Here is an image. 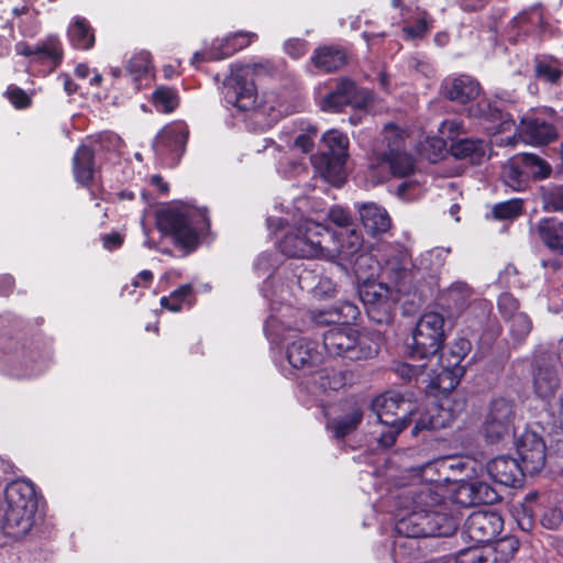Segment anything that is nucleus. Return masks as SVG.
<instances>
[{
	"label": "nucleus",
	"instance_id": "f257e3e1",
	"mask_svg": "<svg viewBox=\"0 0 563 563\" xmlns=\"http://www.w3.org/2000/svg\"><path fill=\"white\" fill-rule=\"evenodd\" d=\"M358 314V307L350 301H340L333 307L313 312L312 320L316 324H335L323 333V346L329 355L362 361L377 354V347L372 340L350 325Z\"/></svg>",
	"mask_w": 563,
	"mask_h": 563
},
{
	"label": "nucleus",
	"instance_id": "f03ea898",
	"mask_svg": "<svg viewBox=\"0 0 563 563\" xmlns=\"http://www.w3.org/2000/svg\"><path fill=\"white\" fill-rule=\"evenodd\" d=\"M457 528V520L452 516H435L429 519L423 512H409L400 517L395 525L397 533L393 543L395 563H415L422 554L423 539L431 537H450Z\"/></svg>",
	"mask_w": 563,
	"mask_h": 563
},
{
	"label": "nucleus",
	"instance_id": "7ed1b4c3",
	"mask_svg": "<svg viewBox=\"0 0 563 563\" xmlns=\"http://www.w3.org/2000/svg\"><path fill=\"white\" fill-rule=\"evenodd\" d=\"M257 65H234L223 82L224 99L240 111H256L267 118L269 124L276 123L288 113L275 92H264L258 100L253 76Z\"/></svg>",
	"mask_w": 563,
	"mask_h": 563
},
{
	"label": "nucleus",
	"instance_id": "20e7f679",
	"mask_svg": "<svg viewBox=\"0 0 563 563\" xmlns=\"http://www.w3.org/2000/svg\"><path fill=\"white\" fill-rule=\"evenodd\" d=\"M5 505L2 531L21 540L35 525L38 501L34 485L24 479L11 482L5 488Z\"/></svg>",
	"mask_w": 563,
	"mask_h": 563
},
{
	"label": "nucleus",
	"instance_id": "39448f33",
	"mask_svg": "<svg viewBox=\"0 0 563 563\" xmlns=\"http://www.w3.org/2000/svg\"><path fill=\"white\" fill-rule=\"evenodd\" d=\"M156 224L163 234L170 235L177 245L190 252L197 247L199 234L208 229L209 220L206 210L183 207L162 210Z\"/></svg>",
	"mask_w": 563,
	"mask_h": 563
},
{
	"label": "nucleus",
	"instance_id": "423d86ee",
	"mask_svg": "<svg viewBox=\"0 0 563 563\" xmlns=\"http://www.w3.org/2000/svg\"><path fill=\"white\" fill-rule=\"evenodd\" d=\"M372 410L379 423L386 428V430H382L378 443L387 449L396 442L398 434L410 423L416 405L398 393L387 391L372 401Z\"/></svg>",
	"mask_w": 563,
	"mask_h": 563
},
{
	"label": "nucleus",
	"instance_id": "0eeeda50",
	"mask_svg": "<svg viewBox=\"0 0 563 563\" xmlns=\"http://www.w3.org/2000/svg\"><path fill=\"white\" fill-rule=\"evenodd\" d=\"M372 166L389 170L394 177H409L416 172V161L405 150V135L395 124H386L380 144L373 152Z\"/></svg>",
	"mask_w": 563,
	"mask_h": 563
},
{
	"label": "nucleus",
	"instance_id": "6e6552de",
	"mask_svg": "<svg viewBox=\"0 0 563 563\" xmlns=\"http://www.w3.org/2000/svg\"><path fill=\"white\" fill-rule=\"evenodd\" d=\"M322 146L321 152L311 157V162L324 180L339 187L346 178L349 137L342 132L331 130L323 134Z\"/></svg>",
	"mask_w": 563,
	"mask_h": 563
},
{
	"label": "nucleus",
	"instance_id": "1a4fd4ad",
	"mask_svg": "<svg viewBox=\"0 0 563 563\" xmlns=\"http://www.w3.org/2000/svg\"><path fill=\"white\" fill-rule=\"evenodd\" d=\"M329 236L330 232L324 225L305 220L284 235L279 249L290 257H318L323 254V242Z\"/></svg>",
	"mask_w": 563,
	"mask_h": 563
},
{
	"label": "nucleus",
	"instance_id": "9d476101",
	"mask_svg": "<svg viewBox=\"0 0 563 563\" xmlns=\"http://www.w3.org/2000/svg\"><path fill=\"white\" fill-rule=\"evenodd\" d=\"M551 174V166L534 154L521 153L510 157L501 167V180L512 190L527 188L531 178L543 179Z\"/></svg>",
	"mask_w": 563,
	"mask_h": 563
},
{
	"label": "nucleus",
	"instance_id": "9b49d317",
	"mask_svg": "<svg viewBox=\"0 0 563 563\" xmlns=\"http://www.w3.org/2000/svg\"><path fill=\"white\" fill-rule=\"evenodd\" d=\"M445 340L444 318L438 312L422 314L409 343L410 355L418 358L434 357Z\"/></svg>",
	"mask_w": 563,
	"mask_h": 563
},
{
	"label": "nucleus",
	"instance_id": "f8f14e48",
	"mask_svg": "<svg viewBox=\"0 0 563 563\" xmlns=\"http://www.w3.org/2000/svg\"><path fill=\"white\" fill-rule=\"evenodd\" d=\"M471 342L465 338L456 339L438 356L440 369H431L437 384L443 389H453L465 373L463 360L471 351Z\"/></svg>",
	"mask_w": 563,
	"mask_h": 563
},
{
	"label": "nucleus",
	"instance_id": "ddd939ff",
	"mask_svg": "<svg viewBox=\"0 0 563 563\" xmlns=\"http://www.w3.org/2000/svg\"><path fill=\"white\" fill-rule=\"evenodd\" d=\"M373 101L372 93L360 88L349 78H340L335 87L320 100V108L325 112H341L345 107L366 108Z\"/></svg>",
	"mask_w": 563,
	"mask_h": 563
},
{
	"label": "nucleus",
	"instance_id": "4468645a",
	"mask_svg": "<svg viewBox=\"0 0 563 563\" xmlns=\"http://www.w3.org/2000/svg\"><path fill=\"white\" fill-rule=\"evenodd\" d=\"M360 298L367 308V313L377 323H387L396 302L393 290L384 283L366 280L358 289Z\"/></svg>",
	"mask_w": 563,
	"mask_h": 563
},
{
	"label": "nucleus",
	"instance_id": "2eb2a0df",
	"mask_svg": "<svg viewBox=\"0 0 563 563\" xmlns=\"http://www.w3.org/2000/svg\"><path fill=\"white\" fill-rule=\"evenodd\" d=\"M516 418L515 405L506 398L492 400L483 423V433L494 443L510 435Z\"/></svg>",
	"mask_w": 563,
	"mask_h": 563
},
{
	"label": "nucleus",
	"instance_id": "dca6fc26",
	"mask_svg": "<svg viewBox=\"0 0 563 563\" xmlns=\"http://www.w3.org/2000/svg\"><path fill=\"white\" fill-rule=\"evenodd\" d=\"M2 363L10 368L13 375L19 377H31L46 368L42 356H35L25 342L13 340L8 341L4 345Z\"/></svg>",
	"mask_w": 563,
	"mask_h": 563
},
{
	"label": "nucleus",
	"instance_id": "f3484780",
	"mask_svg": "<svg viewBox=\"0 0 563 563\" xmlns=\"http://www.w3.org/2000/svg\"><path fill=\"white\" fill-rule=\"evenodd\" d=\"M503 526L504 521L498 512L479 510L467 517L463 536L476 544L488 545L501 532Z\"/></svg>",
	"mask_w": 563,
	"mask_h": 563
},
{
	"label": "nucleus",
	"instance_id": "a211bd4d",
	"mask_svg": "<svg viewBox=\"0 0 563 563\" xmlns=\"http://www.w3.org/2000/svg\"><path fill=\"white\" fill-rule=\"evenodd\" d=\"M188 139V130L184 124H175L163 129L153 142L156 157L168 166L178 163Z\"/></svg>",
	"mask_w": 563,
	"mask_h": 563
},
{
	"label": "nucleus",
	"instance_id": "6ab92c4d",
	"mask_svg": "<svg viewBox=\"0 0 563 563\" xmlns=\"http://www.w3.org/2000/svg\"><path fill=\"white\" fill-rule=\"evenodd\" d=\"M443 487L440 484H419L410 487L405 493L406 498L411 499L410 512H423L429 519L435 516H449L442 511Z\"/></svg>",
	"mask_w": 563,
	"mask_h": 563
},
{
	"label": "nucleus",
	"instance_id": "aec40b11",
	"mask_svg": "<svg viewBox=\"0 0 563 563\" xmlns=\"http://www.w3.org/2000/svg\"><path fill=\"white\" fill-rule=\"evenodd\" d=\"M520 466L528 475L540 472L545 464V444L533 431H525L516 441Z\"/></svg>",
	"mask_w": 563,
	"mask_h": 563
},
{
	"label": "nucleus",
	"instance_id": "412c9836",
	"mask_svg": "<svg viewBox=\"0 0 563 563\" xmlns=\"http://www.w3.org/2000/svg\"><path fill=\"white\" fill-rule=\"evenodd\" d=\"M461 130L462 124L456 120H445L439 128L440 134L452 141L450 153L459 159L471 158L475 161L481 158L485 154L484 142L467 137L453 140V135H457Z\"/></svg>",
	"mask_w": 563,
	"mask_h": 563
},
{
	"label": "nucleus",
	"instance_id": "4be33fe9",
	"mask_svg": "<svg viewBox=\"0 0 563 563\" xmlns=\"http://www.w3.org/2000/svg\"><path fill=\"white\" fill-rule=\"evenodd\" d=\"M410 258L408 252L401 247H389L383 264L382 274L397 287V290L406 291L411 282Z\"/></svg>",
	"mask_w": 563,
	"mask_h": 563
},
{
	"label": "nucleus",
	"instance_id": "5701e85b",
	"mask_svg": "<svg viewBox=\"0 0 563 563\" xmlns=\"http://www.w3.org/2000/svg\"><path fill=\"white\" fill-rule=\"evenodd\" d=\"M14 51L18 55L32 58L34 63L49 62L54 66L59 64L63 57L60 42L55 35H48L34 46L29 45L24 41H20L14 45Z\"/></svg>",
	"mask_w": 563,
	"mask_h": 563
},
{
	"label": "nucleus",
	"instance_id": "b1692460",
	"mask_svg": "<svg viewBox=\"0 0 563 563\" xmlns=\"http://www.w3.org/2000/svg\"><path fill=\"white\" fill-rule=\"evenodd\" d=\"M286 357L296 369L310 371L322 362L317 344L305 338L294 340L287 345Z\"/></svg>",
	"mask_w": 563,
	"mask_h": 563
},
{
	"label": "nucleus",
	"instance_id": "393cba45",
	"mask_svg": "<svg viewBox=\"0 0 563 563\" xmlns=\"http://www.w3.org/2000/svg\"><path fill=\"white\" fill-rule=\"evenodd\" d=\"M487 472L496 482L505 486H516L522 483L527 473L519 461L508 455H500L487 463Z\"/></svg>",
	"mask_w": 563,
	"mask_h": 563
},
{
	"label": "nucleus",
	"instance_id": "a878e982",
	"mask_svg": "<svg viewBox=\"0 0 563 563\" xmlns=\"http://www.w3.org/2000/svg\"><path fill=\"white\" fill-rule=\"evenodd\" d=\"M518 134L525 143L531 145H547L558 137L556 129L551 123L534 117L521 120Z\"/></svg>",
	"mask_w": 563,
	"mask_h": 563
},
{
	"label": "nucleus",
	"instance_id": "bb28decb",
	"mask_svg": "<svg viewBox=\"0 0 563 563\" xmlns=\"http://www.w3.org/2000/svg\"><path fill=\"white\" fill-rule=\"evenodd\" d=\"M443 96L457 103H467L479 95V84L468 75L448 77L441 85Z\"/></svg>",
	"mask_w": 563,
	"mask_h": 563
},
{
	"label": "nucleus",
	"instance_id": "cd10ccee",
	"mask_svg": "<svg viewBox=\"0 0 563 563\" xmlns=\"http://www.w3.org/2000/svg\"><path fill=\"white\" fill-rule=\"evenodd\" d=\"M339 240L336 249L338 254L346 261H355L356 272H358L362 264L367 263L371 257L362 253L363 235L361 231L355 228L346 229L334 233Z\"/></svg>",
	"mask_w": 563,
	"mask_h": 563
},
{
	"label": "nucleus",
	"instance_id": "c85d7f7f",
	"mask_svg": "<svg viewBox=\"0 0 563 563\" xmlns=\"http://www.w3.org/2000/svg\"><path fill=\"white\" fill-rule=\"evenodd\" d=\"M362 224L372 236L386 233L391 227V219L385 208L374 203H355Z\"/></svg>",
	"mask_w": 563,
	"mask_h": 563
},
{
	"label": "nucleus",
	"instance_id": "c756f323",
	"mask_svg": "<svg viewBox=\"0 0 563 563\" xmlns=\"http://www.w3.org/2000/svg\"><path fill=\"white\" fill-rule=\"evenodd\" d=\"M311 62L320 70L332 73L345 65L346 54L341 48L323 46L314 51Z\"/></svg>",
	"mask_w": 563,
	"mask_h": 563
},
{
	"label": "nucleus",
	"instance_id": "7c9ffc66",
	"mask_svg": "<svg viewBox=\"0 0 563 563\" xmlns=\"http://www.w3.org/2000/svg\"><path fill=\"white\" fill-rule=\"evenodd\" d=\"M540 505L543 510L540 515V523L548 530H558L563 522V499L550 494L541 496Z\"/></svg>",
	"mask_w": 563,
	"mask_h": 563
},
{
	"label": "nucleus",
	"instance_id": "2f4dec72",
	"mask_svg": "<svg viewBox=\"0 0 563 563\" xmlns=\"http://www.w3.org/2000/svg\"><path fill=\"white\" fill-rule=\"evenodd\" d=\"M561 385V379L555 368L550 366L539 367L533 377L536 394L548 400L554 396Z\"/></svg>",
	"mask_w": 563,
	"mask_h": 563
},
{
	"label": "nucleus",
	"instance_id": "473e14b6",
	"mask_svg": "<svg viewBox=\"0 0 563 563\" xmlns=\"http://www.w3.org/2000/svg\"><path fill=\"white\" fill-rule=\"evenodd\" d=\"M363 419V410L356 404L349 407L346 413L340 418L332 419L328 428L333 432L336 439H343L352 433Z\"/></svg>",
	"mask_w": 563,
	"mask_h": 563
},
{
	"label": "nucleus",
	"instance_id": "72a5a7b5",
	"mask_svg": "<svg viewBox=\"0 0 563 563\" xmlns=\"http://www.w3.org/2000/svg\"><path fill=\"white\" fill-rule=\"evenodd\" d=\"M538 233L549 249L563 254V222L554 219L541 220L538 224Z\"/></svg>",
	"mask_w": 563,
	"mask_h": 563
},
{
	"label": "nucleus",
	"instance_id": "f704fd0d",
	"mask_svg": "<svg viewBox=\"0 0 563 563\" xmlns=\"http://www.w3.org/2000/svg\"><path fill=\"white\" fill-rule=\"evenodd\" d=\"M73 162L76 180L82 185H88L95 173L93 152L82 145L77 150Z\"/></svg>",
	"mask_w": 563,
	"mask_h": 563
},
{
	"label": "nucleus",
	"instance_id": "c9c22d12",
	"mask_svg": "<svg viewBox=\"0 0 563 563\" xmlns=\"http://www.w3.org/2000/svg\"><path fill=\"white\" fill-rule=\"evenodd\" d=\"M497 549L492 545L476 544L470 545L456 555V563H497Z\"/></svg>",
	"mask_w": 563,
	"mask_h": 563
},
{
	"label": "nucleus",
	"instance_id": "e433bc0d",
	"mask_svg": "<svg viewBox=\"0 0 563 563\" xmlns=\"http://www.w3.org/2000/svg\"><path fill=\"white\" fill-rule=\"evenodd\" d=\"M68 37L71 45L79 49H89L95 44V34L84 18H76L68 27Z\"/></svg>",
	"mask_w": 563,
	"mask_h": 563
},
{
	"label": "nucleus",
	"instance_id": "4c0bfd02",
	"mask_svg": "<svg viewBox=\"0 0 563 563\" xmlns=\"http://www.w3.org/2000/svg\"><path fill=\"white\" fill-rule=\"evenodd\" d=\"M256 34L254 33H236L231 37H228L223 41H218L220 52H216L214 49L210 54L211 59H223L235 52L246 47L252 40L256 38Z\"/></svg>",
	"mask_w": 563,
	"mask_h": 563
},
{
	"label": "nucleus",
	"instance_id": "58836bf2",
	"mask_svg": "<svg viewBox=\"0 0 563 563\" xmlns=\"http://www.w3.org/2000/svg\"><path fill=\"white\" fill-rule=\"evenodd\" d=\"M468 112L470 115L482 119L485 122L498 123L496 126H487V130L499 132L505 129L506 121L503 120V112L488 100H481L476 106L471 107Z\"/></svg>",
	"mask_w": 563,
	"mask_h": 563
},
{
	"label": "nucleus",
	"instance_id": "ea45409f",
	"mask_svg": "<svg viewBox=\"0 0 563 563\" xmlns=\"http://www.w3.org/2000/svg\"><path fill=\"white\" fill-rule=\"evenodd\" d=\"M446 464L448 460L445 459H438L433 461L429 460L420 465L411 467L410 472H412L413 476L423 479V484H439L442 479L448 478H442L440 475L441 468H445L448 466Z\"/></svg>",
	"mask_w": 563,
	"mask_h": 563
},
{
	"label": "nucleus",
	"instance_id": "a19ab883",
	"mask_svg": "<svg viewBox=\"0 0 563 563\" xmlns=\"http://www.w3.org/2000/svg\"><path fill=\"white\" fill-rule=\"evenodd\" d=\"M178 102V95L173 88L159 87L153 92V103L159 112H173L177 108Z\"/></svg>",
	"mask_w": 563,
	"mask_h": 563
},
{
	"label": "nucleus",
	"instance_id": "79ce46f5",
	"mask_svg": "<svg viewBox=\"0 0 563 563\" xmlns=\"http://www.w3.org/2000/svg\"><path fill=\"white\" fill-rule=\"evenodd\" d=\"M316 383L324 391L339 390L345 386L346 376L342 371H336L334 368H323L318 373Z\"/></svg>",
	"mask_w": 563,
	"mask_h": 563
},
{
	"label": "nucleus",
	"instance_id": "37998d69",
	"mask_svg": "<svg viewBox=\"0 0 563 563\" xmlns=\"http://www.w3.org/2000/svg\"><path fill=\"white\" fill-rule=\"evenodd\" d=\"M523 201L519 198L509 199L496 203L493 209V216L497 220H514L522 213Z\"/></svg>",
	"mask_w": 563,
	"mask_h": 563
},
{
	"label": "nucleus",
	"instance_id": "c03bdc74",
	"mask_svg": "<svg viewBox=\"0 0 563 563\" xmlns=\"http://www.w3.org/2000/svg\"><path fill=\"white\" fill-rule=\"evenodd\" d=\"M473 294L472 288L464 282L453 283L446 291L448 299L456 310H462Z\"/></svg>",
	"mask_w": 563,
	"mask_h": 563
},
{
	"label": "nucleus",
	"instance_id": "a18cd8bd",
	"mask_svg": "<svg viewBox=\"0 0 563 563\" xmlns=\"http://www.w3.org/2000/svg\"><path fill=\"white\" fill-rule=\"evenodd\" d=\"M541 22L542 14L538 8H531L530 10L522 11L511 20L512 26L523 33L530 32L531 26Z\"/></svg>",
	"mask_w": 563,
	"mask_h": 563
},
{
	"label": "nucleus",
	"instance_id": "49530a36",
	"mask_svg": "<svg viewBox=\"0 0 563 563\" xmlns=\"http://www.w3.org/2000/svg\"><path fill=\"white\" fill-rule=\"evenodd\" d=\"M191 291L192 287L190 285H183L178 289L174 290L168 297H162L161 305L169 311L178 312L181 310L183 303Z\"/></svg>",
	"mask_w": 563,
	"mask_h": 563
},
{
	"label": "nucleus",
	"instance_id": "de8ad7c7",
	"mask_svg": "<svg viewBox=\"0 0 563 563\" xmlns=\"http://www.w3.org/2000/svg\"><path fill=\"white\" fill-rule=\"evenodd\" d=\"M536 75L540 79L555 84L560 80L562 70L558 67L555 60L543 58L537 62Z\"/></svg>",
	"mask_w": 563,
	"mask_h": 563
},
{
	"label": "nucleus",
	"instance_id": "09e8293b",
	"mask_svg": "<svg viewBox=\"0 0 563 563\" xmlns=\"http://www.w3.org/2000/svg\"><path fill=\"white\" fill-rule=\"evenodd\" d=\"M471 483L475 497V505H489L496 503L499 499V495L497 494V492L494 488H492L487 483L481 481H472Z\"/></svg>",
	"mask_w": 563,
	"mask_h": 563
},
{
	"label": "nucleus",
	"instance_id": "8fccbe9b",
	"mask_svg": "<svg viewBox=\"0 0 563 563\" xmlns=\"http://www.w3.org/2000/svg\"><path fill=\"white\" fill-rule=\"evenodd\" d=\"M126 69L135 78L147 74L151 69V55L148 52H139L128 62Z\"/></svg>",
	"mask_w": 563,
	"mask_h": 563
},
{
	"label": "nucleus",
	"instance_id": "3c124183",
	"mask_svg": "<svg viewBox=\"0 0 563 563\" xmlns=\"http://www.w3.org/2000/svg\"><path fill=\"white\" fill-rule=\"evenodd\" d=\"M317 132V128L311 125H308L306 129H301V132L294 137L292 148L298 150L301 153H309L313 147Z\"/></svg>",
	"mask_w": 563,
	"mask_h": 563
},
{
	"label": "nucleus",
	"instance_id": "603ef678",
	"mask_svg": "<svg viewBox=\"0 0 563 563\" xmlns=\"http://www.w3.org/2000/svg\"><path fill=\"white\" fill-rule=\"evenodd\" d=\"M510 319H511V324H510L511 335L518 342L523 341L525 338L531 331L530 319L528 318V316H526L523 313H517L516 316H512Z\"/></svg>",
	"mask_w": 563,
	"mask_h": 563
},
{
	"label": "nucleus",
	"instance_id": "864d4df0",
	"mask_svg": "<svg viewBox=\"0 0 563 563\" xmlns=\"http://www.w3.org/2000/svg\"><path fill=\"white\" fill-rule=\"evenodd\" d=\"M328 217L332 223L340 228V231H345L346 229L353 228V219L351 213L342 207H332L329 210Z\"/></svg>",
	"mask_w": 563,
	"mask_h": 563
},
{
	"label": "nucleus",
	"instance_id": "5fc2aeb1",
	"mask_svg": "<svg viewBox=\"0 0 563 563\" xmlns=\"http://www.w3.org/2000/svg\"><path fill=\"white\" fill-rule=\"evenodd\" d=\"M474 493L472 489V483L465 482L457 486L453 494V500L457 505H461L462 507H472L475 506L474 501Z\"/></svg>",
	"mask_w": 563,
	"mask_h": 563
},
{
	"label": "nucleus",
	"instance_id": "6e6d98bb",
	"mask_svg": "<svg viewBox=\"0 0 563 563\" xmlns=\"http://www.w3.org/2000/svg\"><path fill=\"white\" fill-rule=\"evenodd\" d=\"M498 308L506 318H511L517 314L519 302L511 294L504 292L498 297Z\"/></svg>",
	"mask_w": 563,
	"mask_h": 563
},
{
	"label": "nucleus",
	"instance_id": "4d7b16f0",
	"mask_svg": "<svg viewBox=\"0 0 563 563\" xmlns=\"http://www.w3.org/2000/svg\"><path fill=\"white\" fill-rule=\"evenodd\" d=\"M336 291V285L330 277H320L317 285L312 287L316 298L323 299L333 296Z\"/></svg>",
	"mask_w": 563,
	"mask_h": 563
},
{
	"label": "nucleus",
	"instance_id": "13d9d810",
	"mask_svg": "<svg viewBox=\"0 0 563 563\" xmlns=\"http://www.w3.org/2000/svg\"><path fill=\"white\" fill-rule=\"evenodd\" d=\"M7 97L10 102L18 109L27 108L31 103V98L24 90L18 87H10L7 90Z\"/></svg>",
	"mask_w": 563,
	"mask_h": 563
},
{
	"label": "nucleus",
	"instance_id": "bf43d9fd",
	"mask_svg": "<svg viewBox=\"0 0 563 563\" xmlns=\"http://www.w3.org/2000/svg\"><path fill=\"white\" fill-rule=\"evenodd\" d=\"M426 368V365L413 366L407 363H399L395 367L396 374L402 379L410 382L412 378L418 377Z\"/></svg>",
	"mask_w": 563,
	"mask_h": 563
},
{
	"label": "nucleus",
	"instance_id": "052dcab7",
	"mask_svg": "<svg viewBox=\"0 0 563 563\" xmlns=\"http://www.w3.org/2000/svg\"><path fill=\"white\" fill-rule=\"evenodd\" d=\"M277 265V258L275 255L269 253H263L258 256L255 263V269L261 272L263 275L267 274L271 276L272 272Z\"/></svg>",
	"mask_w": 563,
	"mask_h": 563
},
{
	"label": "nucleus",
	"instance_id": "680f3d73",
	"mask_svg": "<svg viewBox=\"0 0 563 563\" xmlns=\"http://www.w3.org/2000/svg\"><path fill=\"white\" fill-rule=\"evenodd\" d=\"M544 201H545L547 207L550 210L562 211L563 210V187L549 190L544 195Z\"/></svg>",
	"mask_w": 563,
	"mask_h": 563
},
{
	"label": "nucleus",
	"instance_id": "e2e57ef3",
	"mask_svg": "<svg viewBox=\"0 0 563 563\" xmlns=\"http://www.w3.org/2000/svg\"><path fill=\"white\" fill-rule=\"evenodd\" d=\"M285 52L292 58H299L307 53V43L300 38H291L284 44Z\"/></svg>",
	"mask_w": 563,
	"mask_h": 563
},
{
	"label": "nucleus",
	"instance_id": "0e129e2a",
	"mask_svg": "<svg viewBox=\"0 0 563 563\" xmlns=\"http://www.w3.org/2000/svg\"><path fill=\"white\" fill-rule=\"evenodd\" d=\"M430 30V23L426 16L420 18L416 24L407 26L404 31L411 37H421Z\"/></svg>",
	"mask_w": 563,
	"mask_h": 563
},
{
	"label": "nucleus",
	"instance_id": "69168bd1",
	"mask_svg": "<svg viewBox=\"0 0 563 563\" xmlns=\"http://www.w3.org/2000/svg\"><path fill=\"white\" fill-rule=\"evenodd\" d=\"M408 65L411 69H415L416 71L421 73L424 76H430L433 71L428 63L420 60L417 57L410 58Z\"/></svg>",
	"mask_w": 563,
	"mask_h": 563
},
{
	"label": "nucleus",
	"instance_id": "338daca9",
	"mask_svg": "<svg viewBox=\"0 0 563 563\" xmlns=\"http://www.w3.org/2000/svg\"><path fill=\"white\" fill-rule=\"evenodd\" d=\"M213 49L216 52H220L218 41L213 42L212 47L209 49L208 53L196 52L192 56L191 64L198 66L202 62L212 60L210 58V54Z\"/></svg>",
	"mask_w": 563,
	"mask_h": 563
},
{
	"label": "nucleus",
	"instance_id": "774afa93",
	"mask_svg": "<svg viewBox=\"0 0 563 563\" xmlns=\"http://www.w3.org/2000/svg\"><path fill=\"white\" fill-rule=\"evenodd\" d=\"M103 246L108 250L118 249L122 244V238L118 233L103 236Z\"/></svg>",
	"mask_w": 563,
	"mask_h": 563
}]
</instances>
